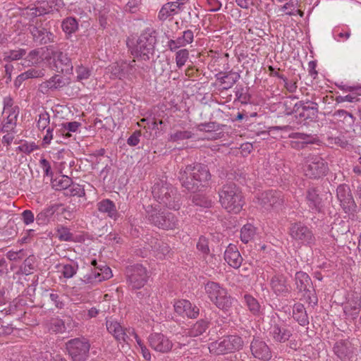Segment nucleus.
Instances as JSON below:
<instances>
[{
    "mask_svg": "<svg viewBox=\"0 0 361 361\" xmlns=\"http://www.w3.org/2000/svg\"><path fill=\"white\" fill-rule=\"evenodd\" d=\"M293 317L300 325L308 324V317L302 304H297L293 307Z\"/></svg>",
    "mask_w": 361,
    "mask_h": 361,
    "instance_id": "nucleus-35",
    "label": "nucleus"
},
{
    "mask_svg": "<svg viewBox=\"0 0 361 361\" xmlns=\"http://www.w3.org/2000/svg\"><path fill=\"white\" fill-rule=\"evenodd\" d=\"M295 282L297 289L299 291H305L308 293L307 296L310 298L311 289L314 291V288L308 274L302 271L297 272L295 276Z\"/></svg>",
    "mask_w": 361,
    "mask_h": 361,
    "instance_id": "nucleus-27",
    "label": "nucleus"
},
{
    "mask_svg": "<svg viewBox=\"0 0 361 361\" xmlns=\"http://www.w3.org/2000/svg\"><path fill=\"white\" fill-rule=\"evenodd\" d=\"M78 268V265L75 264L63 265L62 269L63 276L66 279L72 278L76 274Z\"/></svg>",
    "mask_w": 361,
    "mask_h": 361,
    "instance_id": "nucleus-51",
    "label": "nucleus"
},
{
    "mask_svg": "<svg viewBox=\"0 0 361 361\" xmlns=\"http://www.w3.org/2000/svg\"><path fill=\"white\" fill-rule=\"evenodd\" d=\"M101 267V272L97 269L92 270L90 273L83 276L82 281L86 284L94 285L112 277L111 269L106 264L102 263Z\"/></svg>",
    "mask_w": 361,
    "mask_h": 361,
    "instance_id": "nucleus-14",
    "label": "nucleus"
},
{
    "mask_svg": "<svg viewBox=\"0 0 361 361\" xmlns=\"http://www.w3.org/2000/svg\"><path fill=\"white\" fill-rule=\"evenodd\" d=\"M209 322L207 319H200L185 331L186 335L190 337H197L202 335L209 328Z\"/></svg>",
    "mask_w": 361,
    "mask_h": 361,
    "instance_id": "nucleus-33",
    "label": "nucleus"
},
{
    "mask_svg": "<svg viewBox=\"0 0 361 361\" xmlns=\"http://www.w3.org/2000/svg\"><path fill=\"white\" fill-rule=\"evenodd\" d=\"M81 126V123L78 121H72L62 123V127L64 130H68V132H76L79 127Z\"/></svg>",
    "mask_w": 361,
    "mask_h": 361,
    "instance_id": "nucleus-61",
    "label": "nucleus"
},
{
    "mask_svg": "<svg viewBox=\"0 0 361 361\" xmlns=\"http://www.w3.org/2000/svg\"><path fill=\"white\" fill-rule=\"evenodd\" d=\"M290 233L293 238L307 243L312 239V233L310 229L301 223H296L290 227Z\"/></svg>",
    "mask_w": 361,
    "mask_h": 361,
    "instance_id": "nucleus-28",
    "label": "nucleus"
},
{
    "mask_svg": "<svg viewBox=\"0 0 361 361\" xmlns=\"http://www.w3.org/2000/svg\"><path fill=\"white\" fill-rule=\"evenodd\" d=\"M224 126V125H221L216 122H208L200 123L198 128L200 131L212 132L221 130Z\"/></svg>",
    "mask_w": 361,
    "mask_h": 361,
    "instance_id": "nucleus-48",
    "label": "nucleus"
},
{
    "mask_svg": "<svg viewBox=\"0 0 361 361\" xmlns=\"http://www.w3.org/2000/svg\"><path fill=\"white\" fill-rule=\"evenodd\" d=\"M73 180L66 176H61L59 179H55L53 182V187L57 190H68Z\"/></svg>",
    "mask_w": 361,
    "mask_h": 361,
    "instance_id": "nucleus-42",
    "label": "nucleus"
},
{
    "mask_svg": "<svg viewBox=\"0 0 361 361\" xmlns=\"http://www.w3.org/2000/svg\"><path fill=\"white\" fill-rule=\"evenodd\" d=\"M149 245L157 258L162 259L169 253V246L161 240L152 239Z\"/></svg>",
    "mask_w": 361,
    "mask_h": 361,
    "instance_id": "nucleus-32",
    "label": "nucleus"
},
{
    "mask_svg": "<svg viewBox=\"0 0 361 361\" xmlns=\"http://www.w3.org/2000/svg\"><path fill=\"white\" fill-rule=\"evenodd\" d=\"M336 194L338 200L345 212H355L357 205L353 197L350 187L346 184H341L337 187Z\"/></svg>",
    "mask_w": 361,
    "mask_h": 361,
    "instance_id": "nucleus-11",
    "label": "nucleus"
},
{
    "mask_svg": "<svg viewBox=\"0 0 361 361\" xmlns=\"http://www.w3.org/2000/svg\"><path fill=\"white\" fill-rule=\"evenodd\" d=\"M235 92L236 99L242 104H247L250 102L251 95L249 93V87L237 86Z\"/></svg>",
    "mask_w": 361,
    "mask_h": 361,
    "instance_id": "nucleus-40",
    "label": "nucleus"
},
{
    "mask_svg": "<svg viewBox=\"0 0 361 361\" xmlns=\"http://www.w3.org/2000/svg\"><path fill=\"white\" fill-rule=\"evenodd\" d=\"M307 200L310 209H314L316 208V190L314 188H311L307 191Z\"/></svg>",
    "mask_w": 361,
    "mask_h": 361,
    "instance_id": "nucleus-58",
    "label": "nucleus"
},
{
    "mask_svg": "<svg viewBox=\"0 0 361 361\" xmlns=\"http://www.w3.org/2000/svg\"><path fill=\"white\" fill-rule=\"evenodd\" d=\"M38 148L37 145H35V143H24L20 145L18 149L19 151L24 152L25 154H30L34 150L37 149Z\"/></svg>",
    "mask_w": 361,
    "mask_h": 361,
    "instance_id": "nucleus-60",
    "label": "nucleus"
},
{
    "mask_svg": "<svg viewBox=\"0 0 361 361\" xmlns=\"http://www.w3.org/2000/svg\"><path fill=\"white\" fill-rule=\"evenodd\" d=\"M253 202L265 211L280 207L283 203V195L281 191L267 190L257 195Z\"/></svg>",
    "mask_w": 361,
    "mask_h": 361,
    "instance_id": "nucleus-10",
    "label": "nucleus"
},
{
    "mask_svg": "<svg viewBox=\"0 0 361 361\" xmlns=\"http://www.w3.org/2000/svg\"><path fill=\"white\" fill-rule=\"evenodd\" d=\"M211 173L207 165L193 163L181 168L178 178L188 191L196 192L209 185Z\"/></svg>",
    "mask_w": 361,
    "mask_h": 361,
    "instance_id": "nucleus-1",
    "label": "nucleus"
},
{
    "mask_svg": "<svg viewBox=\"0 0 361 361\" xmlns=\"http://www.w3.org/2000/svg\"><path fill=\"white\" fill-rule=\"evenodd\" d=\"M244 300L247 307L250 312L254 315H257L260 312V305L257 299L249 294L244 295Z\"/></svg>",
    "mask_w": 361,
    "mask_h": 361,
    "instance_id": "nucleus-39",
    "label": "nucleus"
},
{
    "mask_svg": "<svg viewBox=\"0 0 361 361\" xmlns=\"http://www.w3.org/2000/svg\"><path fill=\"white\" fill-rule=\"evenodd\" d=\"M250 350L255 358L263 361L269 360L272 357L269 347L259 338H253L250 343Z\"/></svg>",
    "mask_w": 361,
    "mask_h": 361,
    "instance_id": "nucleus-15",
    "label": "nucleus"
},
{
    "mask_svg": "<svg viewBox=\"0 0 361 361\" xmlns=\"http://www.w3.org/2000/svg\"><path fill=\"white\" fill-rule=\"evenodd\" d=\"M208 298L216 307L224 311H228L233 304V298L228 294L227 290L219 283L208 281L204 286Z\"/></svg>",
    "mask_w": 361,
    "mask_h": 361,
    "instance_id": "nucleus-6",
    "label": "nucleus"
},
{
    "mask_svg": "<svg viewBox=\"0 0 361 361\" xmlns=\"http://www.w3.org/2000/svg\"><path fill=\"white\" fill-rule=\"evenodd\" d=\"M173 4H165L161 8L158 14V18L161 20H166L169 17L174 16V8H171Z\"/></svg>",
    "mask_w": 361,
    "mask_h": 361,
    "instance_id": "nucleus-43",
    "label": "nucleus"
},
{
    "mask_svg": "<svg viewBox=\"0 0 361 361\" xmlns=\"http://www.w3.org/2000/svg\"><path fill=\"white\" fill-rule=\"evenodd\" d=\"M97 209L102 213H106L111 218H115L117 215V209L113 201L105 199L99 202L97 204Z\"/></svg>",
    "mask_w": 361,
    "mask_h": 361,
    "instance_id": "nucleus-34",
    "label": "nucleus"
},
{
    "mask_svg": "<svg viewBox=\"0 0 361 361\" xmlns=\"http://www.w3.org/2000/svg\"><path fill=\"white\" fill-rule=\"evenodd\" d=\"M149 346L154 350L165 353L170 351L173 344L169 339L160 333H152L148 337Z\"/></svg>",
    "mask_w": 361,
    "mask_h": 361,
    "instance_id": "nucleus-13",
    "label": "nucleus"
},
{
    "mask_svg": "<svg viewBox=\"0 0 361 361\" xmlns=\"http://www.w3.org/2000/svg\"><path fill=\"white\" fill-rule=\"evenodd\" d=\"M320 142L330 147H339L344 149L350 145L348 139L343 135L337 137L321 135L320 137H317V145Z\"/></svg>",
    "mask_w": 361,
    "mask_h": 361,
    "instance_id": "nucleus-25",
    "label": "nucleus"
},
{
    "mask_svg": "<svg viewBox=\"0 0 361 361\" xmlns=\"http://www.w3.org/2000/svg\"><path fill=\"white\" fill-rule=\"evenodd\" d=\"M334 352L342 361H350L354 355V348L348 340H340L335 343Z\"/></svg>",
    "mask_w": 361,
    "mask_h": 361,
    "instance_id": "nucleus-19",
    "label": "nucleus"
},
{
    "mask_svg": "<svg viewBox=\"0 0 361 361\" xmlns=\"http://www.w3.org/2000/svg\"><path fill=\"white\" fill-rule=\"evenodd\" d=\"M106 326L107 331L114 336L116 341L128 343L129 336L118 322L107 320Z\"/></svg>",
    "mask_w": 361,
    "mask_h": 361,
    "instance_id": "nucleus-30",
    "label": "nucleus"
},
{
    "mask_svg": "<svg viewBox=\"0 0 361 361\" xmlns=\"http://www.w3.org/2000/svg\"><path fill=\"white\" fill-rule=\"evenodd\" d=\"M314 104L313 102H307L305 104H296L294 106L293 111L295 112H297L301 108L302 111L299 112V116L303 118L304 125H310L316 121V109Z\"/></svg>",
    "mask_w": 361,
    "mask_h": 361,
    "instance_id": "nucleus-18",
    "label": "nucleus"
},
{
    "mask_svg": "<svg viewBox=\"0 0 361 361\" xmlns=\"http://www.w3.org/2000/svg\"><path fill=\"white\" fill-rule=\"evenodd\" d=\"M66 349L72 361H86L89 357L90 343L84 338H75L66 343Z\"/></svg>",
    "mask_w": 361,
    "mask_h": 361,
    "instance_id": "nucleus-9",
    "label": "nucleus"
},
{
    "mask_svg": "<svg viewBox=\"0 0 361 361\" xmlns=\"http://www.w3.org/2000/svg\"><path fill=\"white\" fill-rule=\"evenodd\" d=\"M329 171L327 164L323 159H317V177L325 176Z\"/></svg>",
    "mask_w": 361,
    "mask_h": 361,
    "instance_id": "nucleus-57",
    "label": "nucleus"
},
{
    "mask_svg": "<svg viewBox=\"0 0 361 361\" xmlns=\"http://www.w3.org/2000/svg\"><path fill=\"white\" fill-rule=\"evenodd\" d=\"M361 309V297L353 294L343 305V312L345 316L355 319Z\"/></svg>",
    "mask_w": 361,
    "mask_h": 361,
    "instance_id": "nucleus-21",
    "label": "nucleus"
},
{
    "mask_svg": "<svg viewBox=\"0 0 361 361\" xmlns=\"http://www.w3.org/2000/svg\"><path fill=\"white\" fill-rule=\"evenodd\" d=\"M75 71L77 74V80L82 81V80H87L90 77L92 69L80 65L76 67Z\"/></svg>",
    "mask_w": 361,
    "mask_h": 361,
    "instance_id": "nucleus-44",
    "label": "nucleus"
},
{
    "mask_svg": "<svg viewBox=\"0 0 361 361\" xmlns=\"http://www.w3.org/2000/svg\"><path fill=\"white\" fill-rule=\"evenodd\" d=\"M53 69L64 74L73 73V66L66 53L62 51L53 53Z\"/></svg>",
    "mask_w": 361,
    "mask_h": 361,
    "instance_id": "nucleus-12",
    "label": "nucleus"
},
{
    "mask_svg": "<svg viewBox=\"0 0 361 361\" xmlns=\"http://www.w3.org/2000/svg\"><path fill=\"white\" fill-rule=\"evenodd\" d=\"M157 32L152 29H147L137 38L131 53L137 59L149 61L154 54L157 43Z\"/></svg>",
    "mask_w": 361,
    "mask_h": 361,
    "instance_id": "nucleus-5",
    "label": "nucleus"
},
{
    "mask_svg": "<svg viewBox=\"0 0 361 361\" xmlns=\"http://www.w3.org/2000/svg\"><path fill=\"white\" fill-rule=\"evenodd\" d=\"M141 136V132L140 130H135L127 140L128 145L134 147L136 146L140 142V137Z\"/></svg>",
    "mask_w": 361,
    "mask_h": 361,
    "instance_id": "nucleus-62",
    "label": "nucleus"
},
{
    "mask_svg": "<svg viewBox=\"0 0 361 361\" xmlns=\"http://www.w3.org/2000/svg\"><path fill=\"white\" fill-rule=\"evenodd\" d=\"M270 286L271 290L277 295H282L290 293V287L287 283L286 277L283 274H276L271 279Z\"/></svg>",
    "mask_w": 361,
    "mask_h": 361,
    "instance_id": "nucleus-22",
    "label": "nucleus"
},
{
    "mask_svg": "<svg viewBox=\"0 0 361 361\" xmlns=\"http://www.w3.org/2000/svg\"><path fill=\"white\" fill-rule=\"evenodd\" d=\"M50 123V116L48 112L43 111L39 115L37 127L39 130H44Z\"/></svg>",
    "mask_w": 361,
    "mask_h": 361,
    "instance_id": "nucleus-49",
    "label": "nucleus"
},
{
    "mask_svg": "<svg viewBox=\"0 0 361 361\" xmlns=\"http://www.w3.org/2000/svg\"><path fill=\"white\" fill-rule=\"evenodd\" d=\"M219 196L221 206L230 213H239L245 204L240 188L233 182L224 184L219 190Z\"/></svg>",
    "mask_w": 361,
    "mask_h": 361,
    "instance_id": "nucleus-2",
    "label": "nucleus"
},
{
    "mask_svg": "<svg viewBox=\"0 0 361 361\" xmlns=\"http://www.w3.org/2000/svg\"><path fill=\"white\" fill-rule=\"evenodd\" d=\"M194 134L189 130H175L169 134V142H179L185 140L191 139Z\"/></svg>",
    "mask_w": 361,
    "mask_h": 361,
    "instance_id": "nucleus-36",
    "label": "nucleus"
},
{
    "mask_svg": "<svg viewBox=\"0 0 361 361\" xmlns=\"http://www.w3.org/2000/svg\"><path fill=\"white\" fill-rule=\"evenodd\" d=\"M243 346V341L237 335H230L210 343V352L216 355H224L238 350Z\"/></svg>",
    "mask_w": 361,
    "mask_h": 361,
    "instance_id": "nucleus-8",
    "label": "nucleus"
},
{
    "mask_svg": "<svg viewBox=\"0 0 361 361\" xmlns=\"http://www.w3.org/2000/svg\"><path fill=\"white\" fill-rule=\"evenodd\" d=\"M256 234V228L251 224L244 225L240 230V240L244 243H247L253 240Z\"/></svg>",
    "mask_w": 361,
    "mask_h": 361,
    "instance_id": "nucleus-37",
    "label": "nucleus"
},
{
    "mask_svg": "<svg viewBox=\"0 0 361 361\" xmlns=\"http://www.w3.org/2000/svg\"><path fill=\"white\" fill-rule=\"evenodd\" d=\"M215 78L221 82L225 85L223 90H228L240 79V75L237 72L230 71L228 72H219L216 74Z\"/></svg>",
    "mask_w": 361,
    "mask_h": 361,
    "instance_id": "nucleus-29",
    "label": "nucleus"
},
{
    "mask_svg": "<svg viewBox=\"0 0 361 361\" xmlns=\"http://www.w3.org/2000/svg\"><path fill=\"white\" fill-rule=\"evenodd\" d=\"M64 322L61 319H54L51 322V330L55 333H63L66 331Z\"/></svg>",
    "mask_w": 361,
    "mask_h": 361,
    "instance_id": "nucleus-53",
    "label": "nucleus"
},
{
    "mask_svg": "<svg viewBox=\"0 0 361 361\" xmlns=\"http://www.w3.org/2000/svg\"><path fill=\"white\" fill-rule=\"evenodd\" d=\"M61 27L66 35H71L78 30V20L73 17H68L62 21Z\"/></svg>",
    "mask_w": 361,
    "mask_h": 361,
    "instance_id": "nucleus-38",
    "label": "nucleus"
},
{
    "mask_svg": "<svg viewBox=\"0 0 361 361\" xmlns=\"http://www.w3.org/2000/svg\"><path fill=\"white\" fill-rule=\"evenodd\" d=\"M62 204H53L44 208L35 218L38 225H47L54 218V214L60 209Z\"/></svg>",
    "mask_w": 361,
    "mask_h": 361,
    "instance_id": "nucleus-24",
    "label": "nucleus"
},
{
    "mask_svg": "<svg viewBox=\"0 0 361 361\" xmlns=\"http://www.w3.org/2000/svg\"><path fill=\"white\" fill-rule=\"evenodd\" d=\"M29 30L33 37V39L39 42L41 44H46L51 41L53 34L43 27L41 23L30 25Z\"/></svg>",
    "mask_w": 361,
    "mask_h": 361,
    "instance_id": "nucleus-20",
    "label": "nucleus"
},
{
    "mask_svg": "<svg viewBox=\"0 0 361 361\" xmlns=\"http://www.w3.org/2000/svg\"><path fill=\"white\" fill-rule=\"evenodd\" d=\"M125 275L128 287L133 290L144 287L149 277L147 269L140 264L128 266Z\"/></svg>",
    "mask_w": 361,
    "mask_h": 361,
    "instance_id": "nucleus-7",
    "label": "nucleus"
},
{
    "mask_svg": "<svg viewBox=\"0 0 361 361\" xmlns=\"http://www.w3.org/2000/svg\"><path fill=\"white\" fill-rule=\"evenodd\" d=\"M154 198L164 206L175 210L179 209L181 204V195L171 183L159 180L152 187Z\"/></svg>",
    "mask_w": 361,
    "mask_h": 361,
    "instance_id": "nucleus-3",
    "label": "nucleus"
},
{
    "mask_svg": "<svg viewBox=\"0 0 361 361\" xmlns=\"http://www.w3.org/2000/svg\"><path fill=\"white\" fill-rule=\"evenodd\" d=\"M66 195H69L71 196H78V197H83L85 195V192L84 188L78 184L72 182L71 185L69 187Z\"/></svg>",
    "mask_w": 361,
    "mask_h": 361,
    "instance_id": "nucleus-47",
    "label": "nucleus"
},
{
    "mask_svg": "<svg viewBox=\"0 0 361 361\" xmlns=\"http://www.w3.org/2000/svg\"><path fill=\"white\" fill-rule=\"evenodd\" d=\"M63 298L62 295H59L54 291L49 294L50 300L54 302L55 307L59 310H62L65 307V302Z\"/></svg>",
    "mask_w": 361,
    "mask_h": 361,
    "instance_id": "nucleus-50",
    "label": "nucleus"
},
{
    "mask_svg": "<svg viewBox=\"0 0 361 361\" xmlns=\"http://www.w3.org/2000/svg\"><path fill=\"white\" fill-rule=\"evenodd\" d=\"M197 248L203 254H209V248L208 245V240L205 237L201 236L199 238V240L197 243Z\"/></svg>",
    "mask_w": 361,
    "mask_h": 361,
    "instance_id": "nucleus-56",
    "label": "nucleus"
},
{
    "mask_svg": "<svg viewBox=\"0 0 361 361\" xmlns=\"http://www.w3.org/2000/svg\"><path fill=\"white\" fill-rule=\"evenodd\" d=\"M8 114L6 123L9 124L13 127L16 126V121L19 114V108L16 106L13 109V111L10 113H6Z\"/></svg>",
    "mask_w": 361,
    "mask_h": 361,
    "instance_id": "nucleus-55",
    "label": "nucleus"
},
{
    "mask_svg": "<svg viewBox=\"0 0 361 361\" xmlns=\"http://www.w3.org/2000/svg\"><path fill=\"white\" fill-rule=\"evenodd\" d=\"M189 58V51L188 49H183L178 51L176 54V63L177 66L180 68L187 62Z\"/></svg>",
    "mask_w": 361,
    "mask_h": 361,
    "instance_id": "nucleus-45",
    "label": "nucleus"
},
{
    "mask_svg": "<svg viewBox=\"0 0 361 361\" xmlns=\"http://www.w3.org/2000/svg\"><path fill=\"white\" fill-rule=\"evenodd\" d=\"M143 207L145 218L152 226L164 230H173L177 228L178 219L174 213L150 204L143 205Z\"/></svg>",
    "mask_w": 361,
    "mask_h": 361,
    "instance_id": "nucleus-4",
    "label": "nucleus"
},
{
    "mask_svg": "<svg viewBox=\"0 0 361 361\" xmlns=\"http://www.w3.org/2000/svg\"><path fill=\"white\" fill-rule=\"evenodd\" d=\"M66 85L63 78L59 75H54L49 80L43 82L39 85V90L44 93H47L49 90L54 91Z\"/></svg>",
    "mask_w": 361,
    "mask_h": 361,
    "instance_id": "nucleus-31",
    "label": "nucleus"
},
{
    "mask_svg": "<svg viewBox=\"0 0 361 361\" xmlns=\"http://www.w3.org/2000/svg\"><path fill=\"white\" fill-rule=\"evenodd\" d=\"M269 335L275 342L285 343L289 341L292 333L284 324L277 323L274 321L271 324Z\"/></svg>",
    "mask_w": 361,
    "mask_h": 361,
    "instance_id": "nucleus-17",
    "label": "nucleus"
},
{
    "mask_svg": "<svg viewBox=\"0 0 361 361\" xmlns=\"http://www.w3.org/2000/svg\"><path fill=\"white\" fill-rule=\"evenodd\" d=\"M335 115H337L340 117H343V119L349 124V125H352L353 123H354V116H353L352 114L350 113H348V111H346L345 110H338L336 113H335Z\"/></svg>",
    "mask_w": 361,
    "mask_h": 361,
    "instance_id": "nucleus-59",
    "label": "nucleus"
},
{
    "mask_svg": "<svg viewBox=\"0 0 361 361\" xmlns=\"http://www.w3.org/2000/svg\"><path fill=\"white\" fill-rule=\"evenodd\" d=\"M224 259L233 268L238 269L240 267L243 257H241L237 247L230 244L225 250Z\"/></svg>",
    "mask_w": 361,
    "mask_h": 361,
    "instance_id": "nucleus-26",
    "label": "nucleus"
},
{
    "mask_svg": "<svg viewBox=\"0 0 361 361\" xmlns=\"http://www.w3.org/2000/svg\"><path fill=\"white\" fill-rule=\"evenodd\" d=\"M192 202L197 206L208 208L212 205V201L203 195L196 194L192 196Z\"/></svg>",
    "mask_w": 361,
    "mask_h": 361,
    "instance_id": "nucleus-46",
    "label": "nucleus"
},
{
    "mask_svg": "<svg viewBox=\"0 0 361 361\" xmlns=\"http://www.w3.org/2000/svg\"><path fill=\"white\" fill-rule=\"evenodd\" d=\"M56 235L59 240L61 241H74L73 234L70 231L68 227L62 225H59L56 228Z\"/></svg>",
    "mask_w": 361,
    "mask_h": 361,
    "instance_id": "nucleus-41",
    "label": "nucleus"
},
{
    "mask_svg": "<svg viewBox=\"0 0 361 361\" xmlns=\"http://www.w3.org/2000/svg\"><path fill=\"white\" fill-rule=\"evenodd\" d=\"M23 75L25 80L29 78H42L44 75V71L43 69L30 68L23 73Z\"/></svg>",
    "mask_w": 361,
    "mask_h": 361,
    "instance_id": "nucleus-52",
    "label": "nucleus"
},
{
    "mask_svg": "<svg viewBox=\"0 0 361 361\" xmlns=\"http://www.w3.org/2000/svg\"><path fill=\"white\" fill-rule=\"evenodd\" d=\"M39 54V51L36 49L30 51L28 55L24 59L25 63H23V65L29 66L37 63L38 61Z\"/></svg>",
    "mask_w": 361,
    "mask_h": 361,
    "instance_id": "nucleus-54",
    "label": "nucleus"
},
{
    "mask_svg": "<svg viewBox=\"0 0 361 361\" xmlns=\"http://www.w3.org/2000/svg\"><path fill=\"white\" fill-rule=\"evenodd\" d=\"M174 310L179 315H185L190 319H196L200 314V309L187 300H180L175 302Z\"/></svg>",
    "mask_w": 361,
    "mask_h": 361,
    "instance_id": "nucleus-16",
    "label": "nucleus"
},
{
    "mask_svg": "<svg viewBox=\"0 0 361 361\" xmlns=\"http://www.w3.org/2000/svg\"><path fill=\"white\" fill-rule=\"evenodd\" d=\"M133 65L128 63L126 61H116L113 63L107 68L112 76L116 78L122 79L128 75L132 70Z\"/></svg>",
    "mask_w": 361,
    "mask_h": 361,
    "instance_id": "nucleus-23",
    "label": "nucleus"
},
{
    "mask_svg": "<svg viewBox=\"0 0 361 361\" xmlns=\"http://www.w3.org/2000/svg\"><path fill=\"white\" fill-rule=\"evenodd\" d=\"M281 11L284 12L286 15L293 16L295 15V12H298L299 11L295 9V6L293 3H286L284 4L280 9Z\"/></svg>",
    "mask_w": 361,
    "mask_h": 361,
    "instance_id": "nucleus-63",
    "label": "nucleus"
},
{
    "mask_svg": "<svg viewBox=\"0 0 361 361\" xmlns=\"http://www.w3.org/2000/svg\"><path fill=\"white\" fill-rule=\"evenodd\" d=\"M22 219L25 224L28 225L32 222H34L35 218L33 212L31 210H25L22 213Z\"/></svg>",
    "mask_w": 361,
    "mask_h": 361,
    "instance_id": "nucleus-64",
    "label": "nucleus"
}]
</instances>
